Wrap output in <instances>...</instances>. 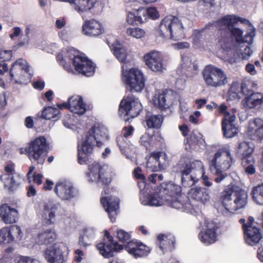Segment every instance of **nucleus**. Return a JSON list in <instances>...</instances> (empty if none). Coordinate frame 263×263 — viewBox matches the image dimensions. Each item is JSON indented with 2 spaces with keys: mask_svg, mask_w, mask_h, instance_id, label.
<instances>
[{
  "mask_svg": "<svg viewBox=\"0 0 263 263\" xmlns=\"http://www.w3.org/2000/svg\"><path fill=\"white\" fill-rule=\"evenodd\" d=\"M107 138V129L102 125L95 124L89 130L86 139L81 144L78 145V161L83 164L86 162L87 156L91 154L93 147H100Z\"/></svg>",
  "mask_w": 263,
  "mask_h": 263,
  "instance_id": "obj_1",
  "label": "nucleus"
},
{
  "mask_svg": "<svg viewBox=\"0 0 263 263\" xmlns=\"http://www.w3.org/2000/svg\"><path fill=\"white\" fill-rule=\"evenodd\" d=\"M203 164L200 161H191L189 157L182 156L179 162L174 167V171L181 175V183L185 187L195 184L198 178L194 175V171L202 172Z\"/></svg>",
  "mask_w": 263,
  "mask_h": 263,
  "instance_id": "obj_2",
  "label": "nucleus"
},
{
  "mask_svg": "<svg viewBox=\"0 0 263 263\" xmlns=\"http://www.w3.org/2000/svg\"><path fill=\"white\" fill-rule=\"evenodd\" d=\"M255 35L254 30H252L248 34L249 40H245L242 43H239L237 45H234L232 43V39L221 38L218 39V42L220 46L224 50L234 51V56L237 57L242 60H248L253 53V50L251 49L250 44L246 42L252 43L253 39Z\"/></svg>",
  "mask_w": 263,
  "mask_h": 263,
  "instance_id": "obj_3",
  "label": "nucleus"
},
{
  "mask_svg": "<svg viewBox=\"0 0 263 263\" xmlns=\"http://www.w3.org/2000/svg\"><path fill=\"white\" fill-rule=\"evenodd\" d=\"M158 33L164 38L180 40L184 37L183 28L180 20L172 15L164 17L160 23Z\"/></svg>",
  "mask_w": 263,
  "mask_h": 263,
  "instance_id": "obj_4",
  "label": "nucleus"
},
{
  "mask_svg": "<svg viewBox=\"0 0 263 263\" xmlns=\"http://www.w3.org/2000/svg\"><path fill=\"white\" fill-rule=\"evenodd\" d=\"M202 75L208 87H220L228 83V78L226 72L222 69L213 65L206 66L202 71Z\"/></svg>",
  "mask_w": 263,
  "mask_h": 263,
  "instance_id": "obj_5",
  "label": "nucleus"
},
{
  "mask_svg": "<svg viewBox=\"0 0 263 263\" xmlns=\"http://www.w3.org/2000/svg\"><path fill=\"white\" fill-rule=\"evenodd\" d=\"M123 80L126 88L132 92H139L145 85V79L142 71L137 68L123 71Z\"/></svg>",
  "mask_w": 263,
  "mask_h": 263,
  "instance_id": "obj_6",
  "label": "nucleus"
},
{
  "mask_svg": "<svg viewBox=\"0 0 263 263\" xmlns=\"http://www.w3.org/2000/svg\"><path fill=\"white\" fill-rule=\"evenodd\" d=\"M87 177L89 181L99 184L107 185L111 181V175L107 166L95 162L88 166Z\"/></svg>",
  "mask_w": 263,
  "mask_h": 263,
  "instance_id": "obj_7",
  "label": "nucleus"
},
{
  "mask_svg": "<svg viewBox=\"0 0 263 263\" xmlns=\"http://www.w3.org/2000/svg\"><path fill=\"white\" fill-rule=\"evenodd\" d=\"M142 109V106L138 98L133 95L127 96L122 100L120 104L119 114L124 115V120L129 121L128 117L134 118L138 116Z\"/></svg>",
  "mask_w": 263,
  "mask_h": 263,
  "instance_id": "obj_8",
  "label": "nucleus"
},
{
  "mask_svg": "<svg viewBox=\"0 0 263 263\" xmlns=\"http://www.w3.org/2000/svg\"><path fill=\"white\" fill-rule=\"evenodd\" d=\"M47 149L46 140L43 137H39L31 141L25 151L31 161L43 164L45 160V153Z\"/></svg>",
  "mask_w": 263,
  "mask_h": 263,
  "instance_id": "obj_9",
  "label": "nucleus"
},
{
  "mask_svg": "<svg viewBox=\"0 0 263 263\" xmlns=\"http://www.w3.org/2000/svg\"><path fill=\"white\" fill-rule=\"evenodd\" d=\"M72 50H69L65 53L64 58H68V60L73 59V64L75 70L79 73L89 77L92 76L95 71V66L92 61L87 58L81 55H74L72 57L70 54Z\"/></svg>",
  "mask_w": 263,
  "mask_h": 263,
  "instance_id": "obj_10",
  "label": "nucleus"
},
{
  "mask_svg": "<svg viewBox=\"0 0 263 263\" xmlns=\"http://www.w3.org/2000/svg\"><path fill=\"white\" fill-rule=\"evenodd\" d=\"M143 60L147 68L154 72L161 74L166 70L163 55L159 51L153 50L146 53Z\"/></svg>",
  "mask_w": 263,
  "mask_h": 263,
  "instance_id": "obj_11",
  "label": "nucleus"
},
{
  "mask_svg": "<svg viewBox=\"0 0 263 263\" xmlns=\"http://www.w3.org/2000/svg\"><path fill=\"white\" fill-rule=\"evenodd\" d=\"M233 158L230 152L219 151L210 161V170L227 171L231 166Z\"/></svg>",
  "mask_w": 263,
  "mask_h": 263,
  "instance_id": "obj_12",
  "label": "nucleus"
},
{
  "mask_svg": "<svg viewBox=\"0 0 263 263\" xmlns=\"http://www.w3.org/2000/svg\"><path fill=\"white\" fill-rule=\"evenodd\" d=\"M9 72L11 81L22 84L25 80V75L29 72L27 62L23 59H18L12 65Z\"/></svg>",
  "mask_w": 263,
  "mask_h": 263,
  "instance_id": "obj_13",
  "label": "nucleus"
},
{
  "mask_svg": "<svg viewBox=\"0 0 263 263\" xmlns=\"http://www.w3.org/2000/svg\"><path fill=\"white\" fill-rule=\"evenodd\" d=\"M54 191L60 198L65 200H70L78 194V191L72 183L68 180L57 182Z\"/></svg>",
  "mask_w": 263,
  "mask_h": 263,
  "instance_id": "obj_14",
  "label": "nucleus"
},
{
  "mask_svg": "<svg viewBox=\"0 0 263 263\" xmlns=\"http://www.w3.org/2000/svg\"><path fill=\"white\" fill-rule=\"evenodd\" d=\"M105 236L107 239V241L102 242L97 246L100 253L104 257L109 258L113 256V252L119 251L123 249L122 245L117 242H113V240L107 231H105Z\"/></svg>",
  "mask_w": 263,
  "mask_h": 263,
  "instance_id": "obj_15",
  "label": "nucleus"
},
{
  "mask_svg": "<svg viewBox=\"0 0 263 263\" xmlns=\"http://www.w3.org/2000/svg\"><path fill=\"white\" fill-rule=\"evenodd\" d=\"M247 135L251 139L261 140L263 139V120L256 118L249 123Z\"/></svg>",
  "mask_w": 263,
  "mask_h": 263,
  "instance_id": "obj_16",
  "label": "nucleus"
},
{
  "mask_svg": "<svg viewBox=\"0 0 263 263\" xmlns=\"http://www.w3.org/2000/svg\"><path fill=\"white\" fill-rule=\"evenodd\" d=\"M101 203L108 213L110 220L114 222L119 211V199L117 197L103 196L101 199Z\"/></svg>",
  "mask_w": 263,
  "mask_h": 263,
  "instance_id": "obj_17",
  "label": "nucleus"
},
{
  "mask_svg": "<svg viewBox=\"0 0 263 263\" xmlns=\"http://www.w3.org/2000/svg\"><path fill=\"white\" fill-rule=\"evenodd\" d=\"M64 245H54L48 248L45 252V257L49 263H63L64 261L63 250Z\"/></svg>",
  "mask_w": 263,
  "mask_h": 263,
  "instance_id": "obj_18",
  "label": "nucleus"
},
{
  "mask_svg": "<svg viewBox=\"0 0 263 263\" xmlns=\"http://www.w3.org/2000/svg\"><path fill=\"white\" fill-rule=\"evenodd\" d=\"M104 32L102 24L95 19L85 21L82 26V33L87 36H98Z\"/></svg>",
  "mask_w": 263,
  "mask_h": 263,
  "instance_id": "obj_19",
  "label": "nucleus"
},
{
  "mask_svg": "<svg viewBox=\"0 0 263 263\" xmlns=\"http://www.w3.org/2000/svg\"><path fill=\"white\" fill-rule=\"evenodd\" d=\"M248 194L244 190L238 189L234 192L233 201L229 207L228 212L234 213L239 209L244 208L247 204Z\"/></svg>",
  "mask_w": 263,
  "mask_h": 263,
  "instance_id": "obj_20",
  "label": "nucleus"
},
{
  "mask_svg": "<svg viewBox=\"0 0 263 263\" xmlns=\"http://www.w3.org/2000/svg\"><path fill=\"white\" fill-rule=\"evenodd\" d=\"M62 106H65L71 112L78 115H83L86 111V104L83 98L78 95L71 96L68 99V103H63Z\"/></svg>",
  "mask_w": 263,
  "mask_h": 263,
  "instance_id": "obj_21",
  "label": "nucleus"
},
{
  "mask_svg": "<svg viewBox=\"0 0 263 263\" xmlns=\"http://www.w3.org/2000/svg\"><path fill=\"white\" fill-rule=\"evenodd\" d=\"M125 250L135 258L142 257L147 256L150 250L143 243L137 241H131L125 246Z\"/></svg>",
  "mask_w": 263,
  "mask_h": 263,
  "instance_id": "obj_22",
  "label": "nucleus"
},
{
  "mask_svg": "<svg viewBox=\"0 0 263 263\" xmlns=\"http://www.w3.org/2000/svg\"><path fill=\"white\" fill-rule=\"evenodd\" d=\"M236 116L234 114H233L232 116L227 115L225 116V118L223 119L222 130L225 137L232 138L236 136L239 132L238 127L234 124Z\"/></svg>",
  "mask_w": 263,
  "mask_h": 263,
  "instance_id": "obj_23",
  "label": "nucleus"
},
{
  "mask_svg": "<svg viewBox=\"0 0 263 263\" xmlns=\"http://www.w3.org/2000/svg\"><path fill=\"white\" fill-rule=\"evenodd\" d=\"M244 233L246 242L250 246H254L262 238L260 230L255 226L244 227Z\"/></svg>",
  "mask_w": 263,
  "mask_h": 263,
  "instance_id": "obj_24",
  "label": "nucleus"
},
{
  "mask_svg": "<svg viewBox=\"0 0 263 263\" xmlns=\"http://www.w3.org/2000/svg\"><path fill=\"white\" fill-rule=\"evenodd\" d=\"M263 103V93H251L242 100L241 104L245 110L254 109L261 106Z\"/></svg>",
  "mask_w": 263,
  "mask_h": 263,
  "instance_id": "obj_25",
  "label": "nucleus"
},
{
  "mask_svg": "<svg viewBox=\"0 0 263 263\" xmlns=\"http://www.w3.org/2000/svg\"><path fill=\"white\" fill-rule=\"evenodd\" d=\"M206 228L201 230L198 234L199 239L205 245H209L216 241V232L215 225L212 222L208 223Z\"/></svg>",
  "mask_w": 263,
  "mask_h": 263,
  "instance_id": "obj_26",
  "label": "nucleus"
},
{
  "mask_svg": "<svg viewBox=\"0 0 263 263\" xmlns=\"http://www.w3.org/2000/svg\"><path fill=\"white\" fill-rule=\"evenodd\" d=\"M17 211L11 208L8 204H3L0 206V217L6 224L15 223L18 218Z\"/></svg>",
  "mask_w": 263,
  "mask_h": 263,
  "instance_id": "obj_27",
  "label": "nucleus"
},
{
  "mask_svg": "<svg viewBox=\"0 0 263 263\" xmlns=\"http://www.w3.org/2000/svg\"><path fill=\"white\" fill-rule=\"evenodd\" d=\"M140 200L141 203L144 205L158 206L165 204L166 201H168V199H166L164 195L161 194L160 188L159 192L148 197L143 196L140 198Z\"/></svg>",
  "mask_w": 263,
  "mask_h": 263,
  "instance_id": "obj_28",
  "label": "nucleus"
},
{
  "mask_svg": "<svg viewBox=\"0 0 263 263\" xmlns=\"http://www.w3.org/2000/svg\"><path fill=\"white\" fill-rule=\"evenodd\" d=\"M108 44L110 49L113 51L114 54L121 62H124L127 55V49L116 39L111 41L109 39Z\"/></svg>",
  "mask_w": 263,
  "mask_h": 263,
  "instance_id": "obj_29",
  "label": "nucleus"
},
{
  "mask_svg": "<svg viewBox=\"0 0 263 263\" xmlns=\"http://www.w3.org/2000/svg\"><path fill=\"white\" fill-rule=\"evenodd\" d=\"M189 196L197 201L205 203L210 201V196L208 190L201 187L192 188L189 192Z\"/></svg>",
  "mask_w": 263,
  "mask_h": 263,
  "instance_id": "obj_30",
  "label": "nucleus"
},
{
  "mask_svg": "<svg viewBox=\"0 0 263 263\" xmlns=\"http://www.w3.org/2000/svg\"><path fill=\"white\" fill-rule=\"evenodd\" d=\"M157 240L160 249L163 253L165 250L172 251L175 248L176 240L172 234H160L158 236Z\"/></svg>",
  "mask_w": 263,
  "mask_h": 263,
  "instance_id": "obj_31",
  "label": "nucleus"
},
{
  "mask_svg": "<svg viewBox=\"0 0 263 263\" xmlns=\"http://www.w3.org/2000/svg\"><path fill=\"white\" fill-rule=\"evenodd\" d=\"M57 211V206L55 204L49 202L46 203L44 207L42 218L48 224H52L55 221V213Z\"/></svg>",
  "mask_w": 263,
  "mask_h": 263,
  "instance_id": "obj_32",
  "label": "nucleus"
},
{
  "mask_svg": "<svg viewBox=\"0 0 263 263\" xmlns=\"http://www.w3.org/2000/svg\"><path fill=\"white\" fill-rule=\"evenodd\" d=\"M242 22L240 17L233 15H228L217 21L216 25L220 29L230 30L237 22Z\"/></svg>",
  "mask_w": 263,
  "mask_h": 263,
  "instance_id": "obj_33",
  "label": "nucleus"
},
{
  "mask_svg": "<svg viewBox=\"0 0 263 263\" xmlns=\"http://www.w3.org/2000/svg\"><path fill=\"white\" fill-rule=\"evenodd\" d=\"M161 193L164 195V197L168 198V196L176 197L180 194L181 192V187L173 182H169L161 186Z\"/></svg>",
  "mask_w": 263,
  "mask_h": 263,
  "instance_id": "obj_34",
  "label": "nucleus"
},
{
  "mask_svg": "<svg viewBox=\"0 0 263 263\" xmlns=\"http://www.w3.org/2000/svg\"><path fill=\"white\" fill-rule=\"evenodd\" d=\"M237 189H234L233 186L230 184L227 186L221 193L220 199L222 205L228 211V207H229L232 202V197L234 198V192Z\"/></svg>",
  "mask_w": 263,
  "mask_h": 263,
  "instance_id": "obj_35",
  "label": "nucleus"
},
{
  "mask_svg": "<svg viewBox=\"0 0 263 263\" xmlns=\"http://www.w3.org/2000/svg\"><path fill=\"white\" fill-rule=\"evenodd\" d=\"M95 238V232L93 229H86L82 235L79 237V244L80 246L86 248L91 245Z\"/></svg>",
  "mask_w": 263,
  "mask_h": 263,
  "instance_id": "obj_36",
  "label": "nucleus"
},
{
  "mask_svg": "<svg viewBox=\"0 0 263 263\" xmlns=\"http://www.w3.org/2000/svg\"><path fill=\"white\" fill-rule=\"evenodd\" d=\"M56 238V234L51 229L47 230L38 235L39 243L48 244L53 242Z\"/></svg>",
  "mask_w": 263,
  "mask_h": 263,
  "instance_id": "obj_37",
  "label": "nucleus"
},
{
  "mask_svg": "<svg viewBox=\"0 0 263 263\" xmlns=\"http://www.w3.org/2000/svg\"><path fill=\"white\" fill-rule=\"evenodd\" d=\"M251 194L255 202L257 204L263 205V184L253 187Z\"/></svg>",
  "mask_w": 263,
  "mask_h": 263,
  "instance_id": "obj_38",
  "label": "nucleus"
},
{
  "mask_svg": "<svg viewBox=\"0 0 263 263\" xmlns=\"http://www.w3.org/2000/svg\"><path fill=\"white\" fill-rule=\"evenodd\" d=\"M238 153L242 156V158H248L253 157L252 154L254 152V147L246 142L239 143L238 147Z\"/></svg>",
  "mask_w": 263,
  "mask_h": 263,
  "instance_id": "obj_39",
  "label": "nucleus"
},
{
  "mask_svg": "<svg viewBox=\"0 0 263 263\" xmlns=\"http://www.w3.org/2000/svg\"><path fill=\"white\" fill-rule=\"evenodd\" d=\"M163 121V118L161 115H154L146 117V124L149 128H159L161 126Z\"/></svg>",
  "mask_w": 263,
  "mask_h": 263,
  "instance_id": "obj_40",
  "label": "nucleus"
},
{
  "mask_svg": "<svg viewBox=\"0 0 263 263\" xmlns=\"http://www.w3.org/2000/svg\"><path fill=\"white\" fill-rule=\"evenodd\" d=\"M242 163L245 168V173L247 174L253 175L255 173V161L253 157H249L248 158H242Z\"/></svg>",
  "mask_w": 263,
  "mask_h": 263,
  "instance_id": "obj_41",
  "label": "nucleus"
},
{
  "mask_svg": "<svg viewBox=\"0 0 263 263\" xmlns=\"http://www.w3.org/2000/svg\"><path fill=\"white\" fill-rule=\"evenodd\" d=\"M60 110L58 108L52 106H48L44 108L42 112V116L44 119L50 120L56 118Z\"/></svg>",
  "mask_w": 263,
  "mask_h": 263,
  "instance_id": "obj_42",
  "label": "nucleus"
},
{
  "mask_svg": "<svg viewBox=\"0 0 263 263\" xmlns=\"http://www.w3.org/2000/svg\"><path fill=\"white\" fill-rule=\"evenodd\" d=\"M0 179L4 182V186L9 191H12L13 188L16 185L14 176H9L8 175H2Z\"/></svg>",
  "mask_w": 263,
  "mask_h": 263,
  "instance_id": "obj_43",
  "label": "nucleus"
},
{
  "mask_svg": "<svg viewBox=\"0 0 263 263\" xmlns=\"http://www.w3.org/2000/svg\"><path fill=\"white\" fill-rule=\"evenodd\" d=\"M9 228L5 227L0 230V243L8 244L13 241V236H10Z\"/></svg>",
  "mask_w": 263,
  "mask_h": 263,
  "instance_id": "obj_44",
  "label": "nucleus"
},
{
  "mask_svg": "<svg viewBox=\"0 0 263 263\" xmlns=\"http://www.w3.org/2000/svg\"><path fill=\"white\" fill-rule=\"evenodd\" d=\"M229 31L231 32L232 35L235 38L236 42L234 45L242 43L245 40H247V38L249 37L248 35L249 33H248L246 35L245 39H243L242 37L243 32L238 28H234L233 26Z\"/></svg>",
  "mask_w": 263,
  "mask_h": 263,
  "instance_id": "obj_45",
  "label": "nucleus"
},
{
  "mask_svg": "<svg viewBox=\"0 0 263 263\" xmlns=\"http://www.w3.org/2000/svg\"><path fill=\"white\" fill-rule=\"evenodd\" d=\"M154 102L155 105L161 109H164L168 107L166 101L165 95L164 93L159 94L158 96H156L154 99Z\"/></svg>",
  "mask_w": 263,
  "mask_h": 263,
  "instance_id": "obj_46",
  "label": "nucleus"
},
{
  "mask_svg": "<svg viewBox=\"0 0 263 263\" xmlns=\"http://www.w3.org/2000/svg\"><path fill=\"white\" fill-rule=\"evenodd\" d=\"M128 35L136 39H141L145 36V31L140 28H128L126 30Z\"/></svg>",
  "mask_w": 263,
  "mask_h": 263,
  "instance_id": "obj_47",
  "label": "nucleus"
},
{
  "mask_svg": "<svg viewBox=\"0 0 263 263\" xmlns=\"http://www.w3.org/2000/svg\"><path fill=\"white\" fill-rule=\"evenodd\" d=\"M155 156L158 157L157 159L159 170L165 169L168 164V161L166 154L160 152H157L156 153Z\"/></svg>",
  "mask_w": 263,
  "mask_h": 263,
  "instance_id": "obj_48",
  "label": "nucleus"
},
{
  "mask_svg": "<svg viewBox=\"0 0 263 263\" xmlns=\"http://www.w3.org/2000/svg\"><path fill=\"white\" fill-rule=\"evenodd\" d=\"M155 154L156 153H152L146 163L147 167L151 168L152 171L154 172L159 170L157 159V157L155 156Z\"/></svg>",
  "mask_w": 263,
  "mask_h": 263,
  "instance_id": "obj_49",
  "label": "nucleus"
},
{
  "mask_svg": "<svg viewBox=\"0 0 263 263\" xmlns=\"http://www.w3.org/2000/svg\"><path fill=\"white\" fill-rule=\"evenodd\" d=\"M210 171L214 175H216L214 180L217 183H220L222 181L228 177L227 173H224L226 171L220 170L216 171Z\"/></svg>",
  "mask_w": 263,
  "mask_h": 263,
  "instance_id": "obj_50",
  "label": "nucleus"
},
{
  "mask_svg": "<svg viewBox=\"0 0 263 263\" xmlns=\"http://www.w3.org/2000/svg\"><path fill=\"white\" fill-rule=\"evenodd\" d=\"M168 198H166V199H168V201H166L165 204L170 205L172 208L175 209H181L183 207L182 203L178 200L177 197H172L170 196H167Z\"/></svg>",
  "mask_w": 263,
  "mask_h": 263,
  "instance_id": "obj_51",
  "label": "nucleus"
},
{
  "mask_svg": "<svg viewBox=\"0 0 263 263\" xmlns=\"http://www.w3.org/2000/svg\"><path fill=\"white\" fill-rule=\"evenodd\" d=\"M134 10L135 11L137 17L138 18V21L140 23L145 22L147 19V15L146 13H142L143 10H146V8H138L137 9L134 8Z\"/></svg>",
  "mask_w": 263,
  "mask_h": 263,
  "instance_id": "obj_52",
  "label": "nucleus"
},
{
  "mask_svg": "<svg viewBox=\"0 0 263 263\" xmlns=\"http://www.w3.org/2000/svg\"><path fill=\"white\" fill-rule=\"evenodd\" d=\"M252 85L253 87H255L256 84L255 83H252L250 81H244L241 84V90L242 92L246 96L249 95V93L251 92V90L249 88V86Z\"/></svg>",
  "mask_w": 263,
  "mask_h": 263,
  "instance_id": "obj_53",
  "label": "nucleus"
},
{
  "mask_svg": "<svg viewBox=\"0 0 263 263\" xmlns=\"http://www.w3.org/2000/svg\"><path fill=\"white\" fill-rule=\"evenodd\" d=\"M9 230L10 232V236H13V239L15 237L20 239L23 236V233L21 231V228L18 226H12Z\"/></svg>",
  "mask_w": 263,
  "mask_h": 263,
  "instance_id": "obj_54",
  "label": "nucleus"
},
{
  "mask_svg": "<svg viewBox=\"0 0 263 263\" xmlns=\"http://www.w3.org/2000/svg\"><path fill=\"white\" fill-rule=\"evenodd\" d=\"M142 13H146L147 18L150 17L154 20L158 18L159 16L158 12L154 7L146 8V10H143Z\"/></svg>",
  "mask_w": 263,
  "mask_h": 263,
  "instance_id": "obj_55",
  "label": "nucleus"
},
{
  "mask_svg": "<svg viewBox=\"0 0 263 263\" xmlns=\"http://www.w3.org/2000/svg\"><path fill=\"white\" fill-rule=\"evenodd\" d=\"M138 18L135 11L134 12H128L127 14L126 21L129 25H133L134 24H138L140 23L138 21Z\"/></svg>",
  "mask_w": 263,
  "mask_h": 263,
  "instance_id": "obj_56",
  "label": "nucleus"
},
{
  "mask_svg": "<svg viewBox=\"0 0 263 263\" xmlns=\"http://www.w3.org/2000/svg\"><path fill=\"white\" fill-rule=\"evenodd\" d=\"M117 233V238L121 241H126L128 240L130 237V235L128 233L122 230H118Z\"/></svg>",
  "mask_w": 263,
  "mask_h": 263,
  "instance_id": "obj_57",
  "label": "nucleus"
},
{
  "mask_svg": "<svg viewBox=\"0 0 263 263\" xmlns=\"http://www.w3.org/2000/svg\"><path fill=\"white\" fill-rule=\"evenodd\" d=\"M152 138L147 134L142 135L140 140L141 144L144 146L146 149H148L151 145Z\"/></svg>",
  "mask_w": 263,
  "mask_h": 263,
  "instance_id": "obj_58",
  "label": "nucleus"
},
{
  "mask_svg": "<svg viewBox=\"0 0 263 263\" xmlns=\"http://www.w3.org/2000/svg\"><path fill=\"white\" fill-rule=\"evenodd\" d=\"M12 55L11 50H2L0 51V59L4 61L11 60Z\"/></svg>",
  "mask_w": 263,
  "mask_h": 263,
  "instance_id": "obj_59",
  "label": "nucleus"
},
{
  "mask_svg": "<svg viewBox=\"0 0 263 263\" xmlns=\"http://www.w3.org/2000/svg\"><path fill=\"white\" fill-rule=\"evenodd\" d=\"M5 173L3 175H8L9 176H14L16 173L14 169V165L13 163H8L4 168Z\"/></svg>",
  "mask_w": 263,
  "mask_h": 263,
  "instance_id": "obj_60",
  "label": "nucleus"
},
{
  "mask_svg": "<svg viewBox=\"0 0 263 263\" xmlns=\"http://www.w3.org/2000/svg\"><path fill=\"white\" fill-rule=\"evenodd\" d=\"M200 174H202V179L203 184L206 187H211L213 184L212 180L207 176L204 174L203 167L202 168V172H199Z\"/></svg>",
  "mask_w": 263,
  "mask_h": 263,
  "instance_id": "obj_61",
  "label": "nucleus"
},
{
  "mask_svg": "<svg viewBox=\"0 0 263 263\" xmlns=\"http://www.w3.org/2000/svg\"><path fill=\"white\" fill-rule=\"evenodd\" d=\"M75 252V256L74 260L78 262H80L82 261L83 259V257L84 256V253L83 251L80 249H77L74 251Z\"/></svg>",
  "mask_w": 263,
  "mask_h": 263,
  "instance_id": "obj_62",
  "label": "nucleus"
},
{
  "mask_svg": "<svg viewBox=\"0 0 263 263\" xmlns=\"http://www.w3.org/2000/svg\"><path fill=\"white\" fill-rule=\"evenodd\" d=\"M17 263H40L37 261L34 260L30 257H22L17 261Z\"/></svg>",
  "mask_w": 263,
  "mask_h": 263,
  "instance_id": "obj_63",
  "label": "nucleus"
},
{
  "mask_svg": "<svg viewBox=\"0 0 263 263\" xmlns=\"http://www.w3.org/2000/svg\"><path fill=\"white\" fill-rule=\"evenodd\" d=\"M245 69L251 75H255L257 73L254 65L251 63H248L246 65Z\"/></svg>",
  "mask_w": 263,
  "mask_h": 263,
  "instance_id": "obj_64",
  "label": "nucleus"
}]
</instances>
